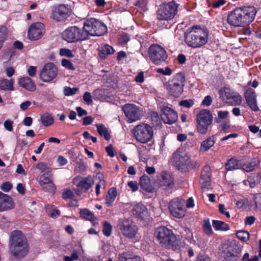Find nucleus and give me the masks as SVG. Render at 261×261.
<instances>
[{"mask_svg": "<svg viewBox=\"0 0 261 261\" xmlns=\"http://www.w3.org/2000/svg\"><path fill=\"white\" fill-rule=\"evenodd\" d=\"M40 120L42 124L44 126H48L52 125L54 123V119L52 116L48 113H46L41 116Z\"/></svg>", "mask_w": 261, "mask_h": 261, "instance_id": "c9c22d12", "label": "nucleus"}, {"mask_svg": "<svg viewBox=\"0 0 261 261\" xmlns=\"http://www.w3.org/2000/svg\"><path fill=\"white\" fill-rule=\"evenodd\" d=\"M61 65L66 68L68 69L74 70L75 67L73 64V63L69 60L67 59H62L61 60Z\"/></svg>", "mask_w": 261, "mask_h": 261, "instance_id": "603ef678", "label": "nucleus"}, {"mask_svg": "<svg viewBox=\"0 0 261 261\" xmlns=\"http://www.w3.org/2000/svg\"><path fill=\"white\" fill-rule=\"evenodd\" d=\"M244 96L246 102L250 108L254 112L258 111L259 108L257 105L255 91L253 89L249 88L246 90Z\"/></svg>", "mask_w": 261, "mask_h": 261, "instance_id": "6ab92c4d", "label": "nucleus"}, {"mask_svg": "<svg viewBox=\"0 0 261 261\" xmlns=\"http://www.w3.org/2000/svg\"><path fill=\"white\" fill-rule=\"evenodd\" d=\"M57 74V67L53 63H49L44 65L40 74V77L43 81L49 82L54 80Z\"/></svg>", "mask_w": 261, "mask_h": 261, "instance_id": "2eb2a0df", "label": "nucleus"}, {"mask_svg": "<svg viewBox=\"0 0 261 261\" xmlns=\"http://www.w3.org/2000/svg\"><path fill=\"white\" fill-rule=\"evenodd\" d=\"M233 92H234L232 91L230 88L227 87H224L219 90V94L221 97L226 102H227V100L230 98V97Z\"/></svg>", "mask_w": 261, "mask_h": 261, "instance_id": "e433bc0d", "label": "nucleus"}, {"mask_svg": "<svg viewBox=\"0 0 261 261\" xmlns=\"http://www.w3.org/2000/svg\"><path fill=\"white\" fill-rule=\"evenodd\" d=\"M185 78L181 73H177L166 84L168 94L175 97H179L183 92Z\"/></svg>", "mask_w": 261, "mask_h": 261, "instance_id": "423d86ee", "label": "nucleus"}, {"mask_svg": "<svg viewBox=\"0 0 261 261\" xmlns=\"http://www.w3.org/2000/svg\"><path fill=\"white\" fill-rule=\"evenodd\" d=\"M69 15V9L64 5H60L53 11L51 18L57 21H61L66 20Z\"/></svg>", "mask_w": 261, "mask_h": 261, "instance_id": "f3484780", "label": "nucleus"}, {"mask_svg": "<svg viewBox=\"0 0 261 261\" xmlns=\"http://www.w3.org/2000/svg\"><path fill=\"white\" fill-rule=\"evenodd\" d=\"M48 215L53 218H56L59 216L60 212L57 210L53 205H47L46 207Z\"/></svg>", "mask_w": 261, "mask_h": 261, "instance_id": "a19ab883", "label": "nucleus"}, {"mask_svg": "<svg viewBox=\"0 0 261 261\" xmlns=\"http://www.w3.org/2000/svg\"><path fill=\"white\" fill-rule=\"evenodd\" d=\"M203 228L207 235H211L213 233V230L208 219L203 220Z\"/></svg>", "mask_w": 261, "mask_h": 261, "instance_id": "49530a36", "label": "nucleus"}, {"mask_svg": "<svg viewBox=\"0 0 261 261\" xmlns=\"http://www.w3.org/2000/svg\"><path fill=\"white\" fill-rule=\"evenodd\" d=\"M13 124L12 120L10 119L6 120L4 123L5 128L8 131L11 132L13 130Z\"/></svg>", "mask_w": 261, "mask_h": 261, "instance_id": "774afa93", "label": "nucleus"}, {"mask_svg": "<svg viewBox=\"0 0 261 261\" xmlns=\"http://www.w3.org/2000/svg\"><path fill=\"white\" fill-rule=\"evenodd\" d=\"M98 55L102 59H105L109 55L113 54L115 50L113 47L108 44H103L98 48Z\"/></svg>", "mask_w": 261, "mask_h": 261, "instance_id": "c85d7f7f", "label": "nucleus"}, {"mask_svg": "<svg viewBox=\"0 0 261 261\" xmlns=\"http://www.w3.org/2000/svg\"><path fill=\"white\" fill-rule=\"evenodd\" d=\"M213 226L217 230H227L229 229L228 225L221 221L213 220Z\"/></svg>", "mask_w": 261, "mask_h": 261, "instance_id": "58836bf2", "label": "nucleus"}, {"mask_svg": "<svg viewBox=\"0 0 261 261\" xmlns=\"http://www.w3.org/2000/svg\"><path fill=\"white\" fill-rule=\"evenodd\" d=\"M162 111L163 114L162 118L165 123L171 124L177 121V115L171 108L168 107H164L162 109Z\"/></svg>", "mask_w": 261, "mask_h": 261, "instance_id": "412c9836", "label": "nucleus"}, {"mask_svg": "<svg viewBox=\"0 0 261 261\" xmlns=\"http://www.w3.org/2000/svg\"><path fill=\"white\" fill-rule=\"evenodd\" d=\"M36 168L47 175L50 173V169L46 166V164H37Z\"/></svg>", "mask_w": 261, "mask_h": 261, "instance_id": "4d7b16f0", "label": "nucleus"}, {"mask_svg": "<svg viewBox=\"0 0 261 261\" xmlns=\"http://www.w3.org/2000/svg\"><path fill=\"white\" fill-rule=\"evenodd\" d=\"M209 31L205 28L196 25L189 28L185 32L184 40L190 47L199 48L208 41Z\"/></svg>", "mask_w": 261, "mask_h": 261, "instance_id": "f03ea898", "label": "nucleus"}, {"mask_svg": "<svg viewBox=\"0 0 261 261\" xmlns=\"http://www.w3.org/2000/svg\"><path fill=\"white\" fill-rule=\"evenodd\" d=\"M98 133L105 138L106 140H109L111 136L108 129L102 124H97L96 125Z\"/></svg>", "mask_w": 261, "mask_h": 261, "instance_id": "f704fd0d", "label": "nucleus"}, {"mask_svg": "<svg viewBox=\"0 0 261 261\" xmlns=\"http://www.w3.org/2000/svg\"><path fill=\"white\" fill-rule=\"evenodd\" d=\"M156 70L157 72L165 75H170L172 74V71L171 69L168 67H166L165 70H164L163 68H158Z\"/></svg>", "mask_w": 261, "mask_h": 261, "instance_id": "e2e57ef3", "label": "nucleus"}, {"mask_svg": "<svg viewBox=\"0 0 261 261\" xmlns=\"http://www.w3.org/2000/svg\"><path fill=\"white\" fill-rule=\"evenodd\" d=\"M132 213L134 215L142 220H145L148 217L147 208L141 203H137L133 206Z\"/></svg>", "mask_w": 261, "mask_h": 261, "instance_id": "5701e85b", "label": "nucleus"}, {"mask_svg": "<svg viewBox=\"0 0 261 261\" xmlns=\"http://www.w3.org/2000/svg\"><path fill=\"white\" fill-rule=\"evenodd\" d=\"M257 13L253 6H244L236 8L229 12L227 20L228 23L233 27H244L253 21Z\"/></svg>", "mask_w": 261, "mask_h": 261, "instance_id": "f257e3e1", "label": "nucleus"}, {"mask_svg": "<svg viewBox=\"0 0 261 261\" xmlns=\"http://www.w3.org/2000/svg\"><path fill=\"white\" fill-rule=\"evenodd\" d=\"M260 181V177L257 174H254L249 177L248 182L250 187L251 188H254L256 185L258 184Z\"/></svg>", "mask_w": 261, "mask_h": 261, "instance_id": "37998d69", "label": "nucleus"}, {"mask_svg": "<svg viewBox=\"0 0 261 261\" xmlns=\"http://www.w3.org/2000/svg\"><path fill=\"white\" fill-rule=\"evenodd\" d=\"M172 162L174 163H187L190 162V158L187 153L178 149L173 154L172 158Z\"/></svg>", "mask_w": 261, "mask_h": 261, "instance_id": "393cba45", "label": "nucleus"}, {"mask_svg": "<svg viewBox=\"0 0 261 261\" xmlns=\"http://www.w3.org/2000/svg\"><path fill=\"white\" fill-rule=\"evenodd\" d=\"M222 252H230L234 254H241V248L236 241L233 240L225 243L223 246Z\"/></svg>", "mask_w": 261, "mask_h": 261, "instance_id": "b1692460", "label": "nucleus"}, {"mask_svg": "<svg viewBox=\"0 0 261 261\" xmlns=\"http://www.w3.org/2000/svg\"><path fill=\"white\" fill-rule=\"evenodd\" d=\"M132 133L138 142L143 144L150 141L153 135L152 127L149 124L143 123L135 126L132 129Z\"/></svg>", "mask_w": 261, "mask_h": 261, "instance_id": "20e7f679", "label": "nucleus"}, {"mask_svg": "<svg viewBox=\"0 0 261 261\" xmlns=\"http://www.w3.org/2000/svg\"><path fill=\"white\" fill-rule=\"evenodd\" d=\"M225 3V0H217L214 1L211 4V6L214 8H219L221 6L224 5Z\"/></svg>", "mask_w": 261, "mask_h": 261, "instance_id": "338daca9", "label": "nucleus"}, {"mask_svg": "<svg viewBox=\"0 0 261 261\" xmlns=\"http://www.w3.org/2000/svg\"><path fill=\"white\" fill-rule=\"evenodd\" d=\"M223 254L224 261H238L241 254H234L230 252H222Z\"/></svg>", "mask_w": 261, "mask_h": 261, "instance_id": "4c0bfd02", "label": "nucleus"}, {"mask_svg": "<svg viewBox=\"0 0 261 261\" xmlns=\"http://www.w3.org/2000/svg\"><path fill=\"white\" fill-rule=\"evenodd\" d=\"M256 164H242L241 168L246 172H250L255 169Z\"/></svg>", "mask_w": 261, "mask_h": 261, "instance_id": "bf43d9fd", "label": "nucleus"}, {"mask_svg": "<svg viewBox=\"0 0 261 261\" xmlns=\"http://www.w3.org/2000/svg\"><path fill=\"white\" fill-rule=\"evenodd\" d=\"M211 169L209 165H205L202 171L201 174V177H211Z\"/></svg>", "mask_w": 261, "mask_h": 261, "instance_id": "5fc2aeb1", "label": "nucleus"}, {"mask_svg": "<svg viewBox=\"0 0 261 261\" xmlns=\"http://www.w3.org/2000/svg\"><path fill=\"white\" fill-rule=\"evenodd\" d=\"M60 55L61 56H66L69 58L74 57L71 51L68 48H61L60 49Z\"/></svg>", "mask_w": 261, "mask_h": 261, "instance_id": "13d9d810", "label": "nucleus"}, {"mask_svg": "<svg viewBox=\"0 0 261 261\" xmlns=\"http://www.w3.org/2000/svg\"><path fill=\"white\" fill-rule=\"evenodd\" d=\"M135 5L143 11H146L148 10L147 0H138Z\"/></svg>", "mask_w": 261, "mask_h": 261, "instance_id": "864d4df0", "label": "nucleus"}, {"mask_svg": "<svg viewBox=\"0 0 261 261\" xmlns=\"http://www.w3.org/2000/svg\"><path fill=\"white\" fill-rule=\"evenodd\" d=\"M178 4L172 1L163 3L160 6L156 12V18L161 20H170L173 19L177 12Z\"/></svg>", "mask_w": 261, "mask_h": 261, "instance_id": "0eeeda50", "label": "nucleus"}, {"mask_svg": "<svg viewBox=\"0 0 261 261\" xmlns=\"http://www.w3.org/2000/svg\"><path fill=\"white\" fill-rule=\"evenodd\" d=\"M122 110L129 123L139 120L143 116L142 109L134 103L125 104L122 106Z\"/></svg>", "mask_w": 261, "mask_h": 261, "instance_id": "9b49d317", "label": "nucleus"}, {"mask_svg": "<svg viewBox=\"0 0 261 261\" xmlns=\"http://www.w3.org/2000/svg\"><path fill=\"white\" fill-rule=\"evenodd\" d=\"M9 251L11 254L17 259L23 258L28 254V241L20 230H15L11 232L9 240Z\"/></svg>", "mask_w": 261, "mask_h": 261, "instance_id": "7ed1b4c3", "label": "nucleus"}, {"mask_svg": "<svg viewBox=\"0 0 261 261\" xmlns=\"http://www.w3.org/2000/svg\"><path fill=\"white\" fill-rule=\"evenodd\" d=\"M242 102V96L237 92H234L227 100V103L231 106H239Z\"/></svg>", "mask_w": 261, "mask_h": 261, "instance_id": "7c9ffc66", "label": "nucleus"}, {"mask_svg": "<svg viewBox=\"0 0 261 261\" xmlns=\"http://www.w3.org/2000/svg\"><path fill=\"white\" fill-rule=\"evenodd\" d=\"M42 189L45 191L50 193H54L56 189V187L52 181L47 182L44 186H41Z\"/></svg>", "mask_w": 261, "mask_h": 261, "instance_id": "de8ad7c7", "label": "nucleus"}, {"mask_svg": "<svg viewBox=\"0 0 261 261\" xmlns=\"http://www.w3.org/2000/svg\"><path fill=\"white\" fill-rule=\"evenodd\" d=\"M12 184L10 182L7 181L2 184L1 186V188L3 191L8 192L12 189Z\"/></svg>", "mask_w": 261, "mask_h": 261, "instance_id": "680f3d73", "label": "nucleus"}, {"mask_svg": "<svg viewBox=\"0 0 261 261\" xmlns=\"http://www.w3.org/2000/svg\"><path fill=\"white\" fill-rule=\"evenodd\" d=\"M81 216L87 220L90 221L94 224H95V221L96 220V218L94 216L93 214L90 212L87 208L82 209L80 212Z\"/></svg>", "mask_w": 261, "mask_h": 261, "instance_id": "473e14b6", "label": "nucleus"}, {"mask_svg": "<svg viewBox=\"0 0 261 261\" xmlns=\"http://www.w3.org/2000/svg\"><path fill=\"white\" fill-rule=\"evenodd\" d=\"M44 33V26L41 22H36L32 24L28 31V38L32 40H37L40 39Z\"/></svg>", "mask_w": 261, "mask_h": 261, "instance_id": "a211bd4d", "label": "nucleus"}, {"mask_svg": "<svg viewBox=\"0 0 261 261\" xmlns=\"http://www.w3.org/2000/svg\"><path fill=\"white\" fill-rule=\"evenodd\" d=\"M51 181L52 180L50 179V173H49L48 175L44 173L40 176L39 182L41 187L42 186H44L46 184H47V182H49Z\"/></svg>", "mask_w": 261, "mask_h": 261, "instance_id": "8fccbe9b", "label": "nucleus"}, {"mask_svg": "<svg viewBox=\"0 0 261 261\" xmlns=\"http://www.w3.org/2000/svg\"><path fill=\"white\" fill-rule=\"evenodd\" d=\"M117 261H141V259L130 251H124L118 255Z\"/></svg>", "mask_w": 261, "mask_h": 261, "instance_id": "cd10ccee", "label": "nucleus"}, {"mask_svg": "<svg viewBox=\"0 0 261 261\" xmlns=\"http://www.w3.org/2000/svg\"><path fill=\"white\" fill-rule=\"evenodd\" d=\"M139 184L141 188L149 193H152L154 188L151 185L150 178L146 174H143L140 178Z\"/></svg>", "mask_w": 261, "mask_h": 261, "instance_id": "a878e982", "label": "nucleus"}, {"mask_svg": "<svg viewBox=\"0 0 261 261\" xmlns=\"http://www.w3.org/2000/svg\"><path fill=\"white\" fill-rule=\"evenodd\" d=\"M150 120L152 124L154 125L158 126L161 123V119L158 113L152 112L150 116Z\"/></svg>", "mask_w": 261, "mask_h": 261, "instance_id": "a18cd8bd", "label": "nucleus"}, {"mask_svg": "<svg viewBox=\"0 0 261 261\" xmlns=\"http://www.w3.org/2000/svg\"><path fill=\"white\" fill-rule=\"evenodd\" d=\"M112 231V226L111 224L105 221L103 224L102 232L103 234L107 237L111 236Z\"/></svg>", "mask_w": 261, "mask_h": 261, "instance_id": "c03bdc74", "label": "nucleus"}, {"mask_svg": "<svg viewBox=\"0 0 261 261\" xmlns=\"http://www.w3.org/2000/svg\"><path fill=\"white\" fill-rule=\"evenodd\" d=\"M130 40V36L126 33H123L119 37L118 41L120 44H125Z\"/></svg>", "mask_w": 261, "mask_h": 261, "instance_id": "6e6d98bb", "label": "nucleus"}, {"mask_svg": "<svg viewBox=\"0 0 261 261\" xmlns=\"http://www.w3.org/2000/svg\"><path fill=\"white\" fill-rule=\"evenodd\" d=\"M117 194V190L114 188H112L108 191V194L106 197V204L107 206L111 205L116 197Z\"/></svg>", "mask_w": 261, "mask_h": 261, "instance_id": "2f4dec72", "label": "nucleus"}, {"mask_svg": "<svg viewBox=\"0 0 261 261\" xmlns=\"http://www.w3.org/2000/svg\"><path fill=\"white\" fill-rule=\"evenodd\" d=\"M83 29L87 35V39L89 35L102 36L107 31L106 25L101 21L94 18L87 19L84 23Z\"/></svg>", "mask_w": 261, "mask_h": 261, "instance_id": "39448f33", "label": "nucleus"}, {"mask_svg": "<svg viewBox=\"0 0 261 261\" xmlns=\"http://www.w3.org/2000/svg\"><path fill=\"white\" fill-rule=\"evenodd\" d=\"M158 180L160 187L165 190L172 189L174 187V178L170 172H161Z\"/></svg>", "mask_w": 261, "mask_h": 261, "instance_id": "dca6fc26", "label": "nucleus"}, {"mask_svg": "<svg viewBox=\"0 0 261 261\" xmlns=\"http://www.w3.org/2000/svg\"><path fill=\"white\" fill-rule=\"evenodd\" d=\"M79 89L76 87L70 88L69 87H65L64 88L63 92L66 96H71L76 94Z\"/></svg>", "mask_w": 261, "mask_h": 261, "instance_id": "3c124183", "label": "nucleus"}, {"mask_svg": "<svg viewBox=\"0 0 261 261\" xmlns=\"http://www.w3.org/2000/svg\"><path fill=\"white\" fill-rule=\"evenodd\" d=\"M19 85L30 91H34L36 89L34 82L29 77H24L19 79L18 81Z\"/></svg>", "mask_w": 261, "mask_h": 261, "instance_id": "bb28decb", "label": "nucleus"}, {"mask_svg": "<svg viewBox=\"0 0 261 261\" xmlns=\"http://www.w3.org/2000/svg\"><path fill=\"white\" fill-rule=\"evenodd\" d=\"M189 164H175L174 167L175 169L181 172H187L189 170Z\"/></svg>", "mask_w": 261, "mask_h": 261, "instance_id": "052dcab7", "label": "nucleus"}, {"mask_svg": "<svg viewBox=\"0 0 261 261\" xmlns=\"http://www.w3.org/2000/svg\"><path fill=\"white\" fill-rule=\"evenodd\" d=\"M155 234L159 243L165 247L175 245L176 238L172 231L167 227L161 226L158 228Z\"/></svg>", "mask_w": 261, "mask_h": 261, "instance_id": "6e6552de", "label": "nucleus"}, {"mask_svg": "<svg viewBox=\"0 0 261 261\" xmlns=\"http://www.w3.org/2000/svg\"><path fill=\"white\" fill-rule=\"evenodd\" d=\"M215 143V137L210 136L201 142L200 149L201 151H207L214 146Z\"/></svg>", "mask_w": 261, "mask_h": 261, "instance_id": "c756f323", "label": "nucleus"}, {"mask_svg": "<svg viewBox=\"0 0 261 261\" xmlns=\"http://www.w3.org/2000/svg\"><path fill=\"white\" fill-rule=\"evenodd\" d=\"M62 37L64 40L70 43L87 39V35L84 30H82L76 26L66 29L62 33Z\"/></svg>", "mask_w": 261, "mask_h": 261, "instance_id": "1a4fd4ad", "label": "nucleus"}, {"mask_svg": "<svg viewBox=\"0 0 261 261\" xmlns=\"http://www.w3.org/2000/svg\"><path fill=\"white\" fill-rule=\"evenodd\" d=\"M168 209L173 217L177 218L184 217L186 214L184 200L179 197L172 199L169 202Z\"/></svg>", "mask_w": 261, "mask_h": 261, "instance_id": "ddd939ff", "label": "nucleus"}, {"mask_svg": "<svg viewBox=\"0 0 261 261\" xmlns=\"http://www.w3.org/2000/svg\"><path fill=\"white\" fill-rule=\"evenodd\" d=\"M200 184L202 190L203 191H207L211 186V177H201Z\"/></svg>", "mask_w": 261, "mask_h": 261, "instance_id": "ea45409f", "label": "nucleus"}, {"mask_svg": "<svg viewBox=\"0 0 261 261\" xmlns=\"http://www.w3.org/2000/svg\"><path fill=\"white\" fill-rule=\"evenodd\" d=\"M242 164H225V168L227 171H232L241 168Z\"/></svg>", "mask_w": 261, "mask_h": 261, "instance_id": "0e129e2a", "label": "nucleus"}, {"mask_svg": "<svg viewBox=\"0 0 261 261\" xmlns=\"http://www.w3.org/2000/svg\"><path fill=\"white\" fill-rule=\"evenodd\" d=\"M119 228L124 236L130 239L136 236L138 230L132 221L126 218L119 220Z\"/></svg>", "mask_w": 261, "mask_h": 261, "instance_id": "4468645a", "label": "nucleus"}, {"mask_svg": "<svg viewBox=\"0 0 261 261\" xmlns=\"http://www.w3.org/2000/svg\"><path fill=\"white\" fill-rule=\"evenodd\" d=\"M148 55L151 61L156 65H160L164 62L168 57L165 49L157 44H152L149 47Z\"/></svg>", "mask_w": 261, "mask_h": 261, "instance_id": "f8f14e48", "label": "nucleus"}, {"mask_svg": "<svg viewBox=\"0 0 261 261\" xmlns=\"http://www.w3.org/2000/svg\"><path fill=\"white\" fill-rule=\"evenodd\" d=\"M14 206V202L12 197L0 192V212L13 209Z\"/></svg>", "mask_w": 261, "mask_h": 261, "instance_id": "aec40b11", "label": "nucleus"}, {"mask_svg": "<svg viewBox=\"0 0 261 261\" xmlns=\"http://www.w3.org/2000/svg\"><path fill=\"white\" fill-rule=\"evenodd\" d=\"M213 116L210 110H202L197 116V129L201 134H206L212 124Z\"/></svg>", "mask_w": 261, "mask_h": 261, "instance_id": "9d476101", "label": "nucleus"}, {"mask_svg": "<svg viewBox=\"0 0 261 261\" xmlns=\"http://www.w3.org/2000/svg\"><path fill=\"white\" fill-rule=\"evenodd\" d=\"M94 99L101 100L103 99L105 95V91L103 89H97L93 92Z\"/></svg>", "mask_w": 261, "mask_h": 261, "instance_id": "09e8293b", "label": "nucleus"}, {"mask_svg": "<svg viewBox=\"0 0 261 261\" xmlns=\"http://www.w3.org/2000/svg\"><path fill=\"white\" fill-rule=\"evenodd\" d=\"M194 104V102L192 99H187L182 100L179 102V105L186 108H190Z\"/></svg>", "mask_w": 261, "mask_h": 261, "instance_id": "69168bd1", "label": "nucleus"}, {"mask_svg": "<svg viewBox=\"0 0 261 261\" xmlns=\"http://www.w3.org/2000/svg\"><path fill=\"white\" fill-rule=\"evenodd\" d=\"M77 181L78 179L77 178H74L73 180L74 184L76 185L81 190L85 192L87 191L94 185L93 179L90 176L82 178L79 182Z\"/></svg>", "mask_w": 261, "mask_h": 261, "instance_id": "4be33fe9", "label": "nucleus"}, {"mask_svg": "<svg viewBox=\"0 0 261 261\" xmlns=\"http://www.w3.org/2000/svg\"><path fill=\"white\" fill-rule=\"evenodd\" d=\"M14 82L13 79L10 80L7 79L3 80L0 83V88L5 91H13L14 90Z\"/></svg>", "mask_w": 261, "mask_h": 261, "instance_id": "72a5a7b5", "label": "nucleus"}, {"mask_svg": "<svg viewBox=\"0 0 261 261\" xmlns=\"http://www.w3.org/2000/svg\"><path fill=\"white\" fill-rule=\"evenodd\" d=\"M237 237L241 241L246 242L249 239L250 234L247 231L240 230L236 233Z\"/></svg>", "mask_w": 261, "mask_h": 261, "instance_id": "79ce46f5", "label": "nucleus"}]
</instances>
